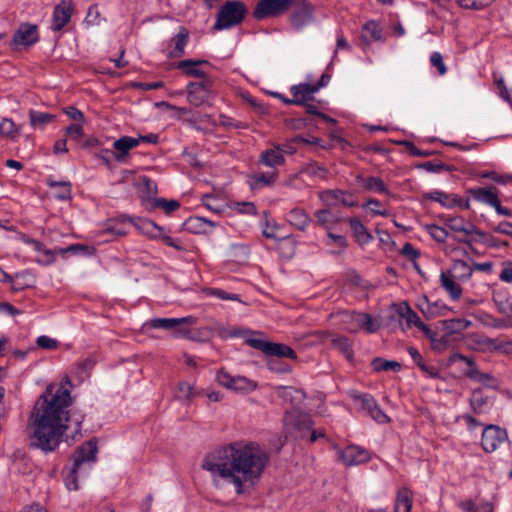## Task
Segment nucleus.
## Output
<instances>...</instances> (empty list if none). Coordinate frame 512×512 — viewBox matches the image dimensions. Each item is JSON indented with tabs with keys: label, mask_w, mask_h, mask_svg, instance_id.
Returning a JSON list of instances; mask_svg holds the SVG:
<instances>
[{
	"label": "nucleus",
	"mask_w": 512,
	"mask_h": 512,
	"mask_svg": "<svg viewBox=\"0 0 512 512\" xmlns=\"http://www.w3.org/2000/svg\"><path fill=\"white\" fill-rule=\"evenodd\" d=\"M268 463L269 455L257 442L235 441L207 454L202 468L232 483L240 495L259 481Z\"/></svg>",
	"instance_id": "obj_1"
},
{
	"label": "nucleus",
	"mask_w": 512,
	"mask_h": 512,
	"mask_svg": "<svg viewBox=\"0 0 512 512\" xmlns=\"http://www.w3.org/2000/svg\"><path fill=\"white\" fill-rule=\"evenodd\" d=\"M70 391L63 385H49L35 402L28 418L31 445L48 453L62 442L70 420Z\"/></svg>",
	"instance_id": "obj_2"
},
{
	"label": "nucleus",
	"mask_w": 512,
	"mask_h": 512,
	"mask_svg": "<svg viewBox=\"0 0 512 512\" xmlns=\"http://www.w3.org/2000/svg\"><path fill=\"white\" fill-rule=\"evenodd\" d=\"M97 452V442L93 439L83 443L76 449L73 456V465L64 479L65 486L68 490L75 491L79 488L77 476L82 471L85 464L96 462Z\"/></svg>",
	"instance_id": "obj_3"
},
{
	"label": "nucleus",
	"mask_w": 512,
	"mask_h": 512,
	"mask_svg": "<svg viewBox=\"0 0 512 512\" xmlns=\"http://www.w3.org/2000/svg\"><path fill=\"white\" fill-rule=\"evenodd\" d=\"M246 13L247 8L243 2L228 0L219 10L213 29L216 31L231 29L242 23Z\"/></svg>",
	"instance_id": "obj_4"
},
{
	"label": "nucleus",
	"mask_w": 512,
	"mask_h": 512,
	"mask_svg": "<svg viewBox=\"0 0 512 512\" xmlns=\"http://www.w3.org/2000/svg\"><path fill=\"white\" fill-rule=\"evenodd\" d=\"M339 317L344 329L351 333L361 329L374 333L379 329V324L368 313L343 311L339 313Z\"/></svg>",
	"instance_id": "obj_5"
},
{
	"label": "nucleus",
	"mask_w": 512,
	"mask_h": 512,
	"mask_svg": "<svg viewBox=\"0 0 512 512\" xmlns=\"http://www.w3.org/2000/svg\"><path fill=\"white\" fill-rule=\"evenodd\" d=\"M213 81L205 78L201 82H190L187 85V100L194 107L211 105L214 99Z\"/></svg>",
	"instance_id": "obj_6"
},
{
	"label": "nucleus",
	"mask_w": 512,
	"mask_h": 512,
	"mask_svg": "<svg viewBox=\"0 0 512 512\" xmlns=\"http://www.w3.org/2000/svg\"><path fill=\"white\" fill-rule=\"evenodd\" d=\"M245 341L250 347L263 352L267 356H277L288 359L296 358L295 351L285 344L274 343L256 337H247Z\"/></svg>",
	"instance_id": "obj_7"
},
{
	"label": "nucleus",
	"mask_w": 512,
	"mask_h": 512,
	"mask_svg": "<svg viewBox=\"0 0 512 512\" xmlns=\"http://www.w3.org/2000/svg\"><path fill=\"white\" fill-rule=\"evenodd\" d=\"M138 227L150 238L161 240L164 244L176 250L186 251V246L180 239L171 237L164 231L163 227L158 226L154 221L140 219Z\"/></svg>",
	"instance_id": "obj_8"
},
{
	"label": "nucleus",
	"mask_w": 512,
	"mask_h": 512,
	"mask_svg": "<svg viewBox=\"0 0 512 512\" xmlns=\"http://www.w3.org/2000/svg\"><path fill=\"white\" fill-rule=\"evenodd\" d=\"M318 197L327 207H336L339 205L354 207L357 205L356 201L353 199L352 194L341 189L323 190L319 192Z\"/></svg>",
	"instance_id": "obj_9"
},
{
	"label": "nucleus",
	"mask_w": 512,
	"mask_h": 512,
	"mask_svg": "<svg viewBox=\"0 0 512 512\" xmlns=\"http://www.w3.org/2000/svg\"><path fill=\"white\" fill-rule=\"evenodd\" d=\"M508 440L507 431L495 425H488L482 433L481 445L483 449L492 453Z\"/></svg>",
	"instance_id": "obj_10"
},
{
	"label": "nucleus",
	"mask_w": 512,
	"mask_h": 512,
	"mask_svg": "<svg viewBox=\"0 0 512 512\" xmlns=\"http://www.w3.org/2000/svg\"><path fill=\"white\" fill-rule=\"evenodd\" d=\"M292 0H260L254 9V17L263 19L278 16L288 10Z\"/></svg>",
	"instance_id": "obj_11"
},
{
	"label": "nucleus",
	"mask_w": 512,
	"mask_h": 512,
	"mask_svg": "<svg viewBox=\"0 0 512 512\" xmlns=\"http://www.w3.org/2000/svg\"><path fill=\"white\" fill-rule=\"evenodd\" d=\"M73 11V0H61L54 8L51 29L61 31L70 22Z\"/></svg>",
	"instance_id": "obj_12"
},
{
	"label": "nucleus",
	"mask_w": 512,
	"mask_h": 512,
	"mask_svg": "<svg viewBox=\"0 0 512 512\" xmlns=\"http://www.w3.org/2000/svg\"><path fill=\"white\" fill-rule=\"evenodd\" d=\"M337 455L338 459L346 466L363 464L370 459L369 452L357 445H349L344 449H338Z\"/></svg>",
	"instance_id": "obj_13"
},
{
	"label": "nucleus",
	"mask_w": 512,
	"mask_h": 512,
	"mask_svg": "<svg viewBox=\"0 0 512 512\" xmlns=\"http://www.w3.org/2000/svg\"><path fill=\"white\" fill-rule=\"evenodd\" d=\"M361 409L380 424L390 422V418L382 411L375 398L369 394H361L357 397Z\"/></svg>",
	"instance_id": "obj_14"
},
{
	"label": "nucleus",
	"mask_w": 512,
	"mask_h": 512,
	"mask_svg": "<svg viewBox=\"0 0 512 512\" xmlns=\"http://www.w3.org/2000/svg\"><path fill=\"white\" fill-rule=\"evenodd\" d=\"M313 19V7L305 0L297 2L295 10L293 11L290 22L296 30L302 29L305 25L309 24Z\"/></svg>",
	"instance_id": "obj_15"
},
{
	"label": "nucleus",
	"mask_w": 512,
	"mask_h": 512,
	"mask_svg": "<svg viewBox=\"0 0 512 512\" xmlns=\"http://www.w3.org/2000/svg\"><path fill=\"white\" fill-rule=\"evenodd\" d=\"M416 306L426 318L444 316L449 311L448 306L444 302L441 300L430 302L425 295L418 299Z\"/></svg>",
	"instance_id": "obj_16"
},
{
	"label": "nucleus",
	"mask_w": 512,
	"mask_h": 512,
	"mask_svg": "<svg viewBox=\"0 0 512 512\" xmlns=\"http://www.w3.org/2000/svg\"><path fill=\"white\" fill-rule=\"evenodd\" d=\"M443 219L445 225L454 232H461L467 236L484 235L483 231L479 230L473 223L461 216H445Z\"/></svg>",
	"instance_id": "obj_17"
},
{
	"label": "nucleus",
	"mask_w": 512,
	"mask_h": 512,
	"mask_svg": "<svg viewBox=\"0 0 512 512\" xmlns=\"http://www.w3.org/2000/svg\"><path fill=\"white\" fill-rule=\"evenodd\" d=\"M398 314L401 318L405 319L407 327H411L413 325L421 330L426 336L432 338L433 332L431 329L421 321L418 314L411 309L407 302L400 304Z\"/></svg>",
	"instance_id": "obj_18"
},
{
	"label": "nucleus",
	"mask_w": 512,
	"mask_h": 512,
	"mask_svg": "<svg viewBox=\"0 0 512 512\" xmlns=\"http://www.w3.org/2000/svg\"><path fill=\"white\" fill-rule=\"evenodd\" d=\"M290 92L292 93L291 103L294 105H306V102L313 100V95L318 92V88L314 87L313 84L309 83H300L298 85H293L290 88Z\"/></svg>",
	"instance_id": "obj_19"
},
{
	"label": "nucleus",
	"mask_w": 512,
	"mask_h": 512,
	"mask_svg": "<svg viewBox=\"0 0 512 512\" xmlns=\"http://www.w3.org/2000/svg\"><path fill=\"white\" fill-rule=\"evenodd\" d=\"M189 41V31L180 27L178 33L171 38L167 56L169 58H180L185 54V47Z\"/></svg>",
	"instance_id": "obj_20"
},
{
	"label": "nucleus",
	"mask_w": 512,
	"mask_h": 512,
	"mask_svg": "<svg viewBox=\"0 0 512 512\" xmlns=\"http://www.w3.org/2000/svg\"><path fill=\"white\" fill-rule=\"evenodd\" d=\"M38 41L37 26L32 24H21L13 36L16 45L31 46Z\"/></svg>",
	"instance_id": "obj_21"
},
{
	"label": "nucleus",
	"mask_w": 512,
	"mask_h": 512,
	"mask_svg": "<svg viewBox=\"0 0 512 512\" xmlns=\"http://www.w3.org/2000/svg\"><path fill=\"white\" fill-rule=\"evenodd\" d=\"M468 192L477 202L487 204L491 207H494L499 201L498 189L494 186L471 188Z\"/></svg>",
	"instance_id": "obj_22"
},
{
	"label": "nucleus",
	"mask_w": 512,
	"mask_h": 512,
	"mask_svg": "<svg viewBox=\"0 0 512 512\" xmlns=\"http://www.w3.org/2000/svg\"><path fill=\"white\" fill-rule=\"evenodd\" d=\"M202 64H208V61L202 59H185L179 61L175 67L181 70L186 76L205 79L207 78V74L203 70L198 68V66Z\"/></svg>",
	"instance_id": "obj_23"
},
{
	"label": "nucleus",
	"mask_w": 512,
	"mask_h": 512,
	"mask_svg": "<svg viewBox=\"0 0 512 512\" xmlns=\"http://www.w3.org/2000/svg\"><path fill=\"white\" fill-rule=\"evenodd\" d=\"M482 349L490 352L512 354V339L500 340L497 338L485 337L480 341Z\"/></svg>",
	"instance_id": "obj_24"
},
{
	"label": "nucleus",
	"mask_w": 512,
	"mask_h": 512,
	"mask_svg": "<svg viewBox=\"0 0 512 512\" xmlns=\"http://www.w3.org/2000/svg\"><path fill=\"white\" fill-rule=\"evenodd\" d=\"M31 242L36 251L43 253L46 256V261L48 263H50L54 260L55 254H66L68 252L77 253L78 251L85 249V247L83 245L73 244L67 248H59V249H55V251H51V250L45 248L44 245L37 240H32Z\"/></svg>",
	"instance_id": "obj_25"
},
{
	"label": "nucleus",
	"mask_w": 512,
	"mask_h": 512,
	"mask_svg": "<svg viewBox=\"0 0 512 512\" xmlns=\"http://www.w3.org/2000/svg\"><path fill=\"white\" fill-rule=\"evenodd\" d=\"M440 283L452 300H459L461 298L462 288L460 284L456 282V278L451 275V272L442 271L440 274Z\"/></svg>",
	"instance_id": "obj_26"
},
{
	"label": "nucleus",
	"mask_w": 512,
	"mask_h": 512,
	"mask_svg": "<svg viewBox=\"0 0 512 512\" xmlns=\"http://www.w3.org/2000/svg\"><path fill=\"white\" fill-rule=\"evenodd\" d=\"M412 504V491L407 487L399 489L395 499L394 512H411Z\"/></svg>",
	"instance_id": "obj_27"
},
{
	"label": "nucleus",
	"mask_w": 512,
	"mask_h": 512,
	"mask_svg": "<svg viewBox=\"0 0 512 512\" xmlns=\"http://www.w3.org/2000/svg\"><path fill=\"white\" fill-rule=\"evenodd\" d=\"M287 222L300 231H304L310 223V217L301 208H293L286 215Z\"/></svg>",
	"instance_id": "obj_28"
},
{
	"label": "nucleus",
	"mask_w": 512,
	"mask_h": 512,
	"mask_svg": "<svg viewBox=\"0 0 512 512\" xmlns=\"http://www.w3.org/2000/svg\"><path fill=\"white\" fill-rule=\"evenodd\" d=\"M260 162L268 167H276L284 164L285 158L282 155L281 146L276 145L272 149L263 151L260 155Z\"/></svg>",
	"instance_id": "obj_29"
},
{
	"label": "nucleus",
	"mask_w": 512,
	"mask_h": 512,
	"mask_svg": "<svg viewBox=\"0 0 512 512\" xmlns=\"http://www.w3.org/2000/svg\"><path fill=\"white\" fill-rule=\"evenodd\" d=\"M358 180L361 183L362 188L366 191H371L385 195L391 194L390 190L387 188L384 181L379 177H358Z\"/></svg>",
	"instance_id": "obj_30"
},
{
	"label": "nucleus",
	"mask_w": 512,
	"mask_h": 512,
	"mask_svg": "<svg viewBox=\"0 0 512 512\" xmlns=\"http://www.w3.org/2000/svg\"><path fill=\"white\" fill-rule=\"evenodd\" d=\"M137 146L138 140L133 137L123 136L119 138L113 143V147L117 151L115 159L122 161L129 154V151Z\"/></svg>",
	"instance_id": "obj_31"
},
{
	"label": "nucleus",
	"mask_w": 512,
	"mask_h": 512,
	"mask_svg": "<svg viewBox=\"0 0 512 512\" xmlns=\"http://www.w3.org/2000/svg\"><path fill=\"white\" fill-rule=\"evenodd\" d=\"M178 321V324L175 328H171L173 335L178 338H187V339H195L196 337L192 335V330L190 326L195 324L196 319L192 316L182 317V318H174Z\"/></svg>",
	"instance_id": "obj_32"
},
{
	"label": "nucleus",
	"mask_w": 512,
	"mask_h": 512,
	"mask_svg": "<svg viewBox=\"0 0 512 512\" xmlns=\"http://www.w3.org/2000/svg\"><path fill=\"white\" fill-rule=\"evenodd\" d=\"M214 224L202 217L191 216L183 223V229L193 234L205 233L208 227Z\"/></svg>",
	"instance_id": "obj_33"
},
{
	"label": "nucleus",
	"mask_w": 512,
	"mask_h": 512,
	"mask_svg": "<svg viewBox=\"0 0 512 512\" xmlns=\"http://www.w3.org/2000/svg\"><path fill=\"white\" fill-rule=\"evenodd\" d=\"M47 185L54 189V197L59 200H69L71 199V183L69 181H55L51 178L47 180Z\"/></svg>",
	"instance_id": "obj_34"
},
{
	"label": "nucleus",
	"mask_w": 512,
	"mask_h": 512,
	"mask_svg": "<svg viewBox=\"0 0 512 512\" xmlns=\"http://www.w3.org/2000/svg\"><path fill=\"white\" fill-rule=\"evenodd\" d=\"M426 199L440 203L443 207L453 208L458 203V196L455 194H447L442 191H431L425 195Z\"/></svg>",
	"instance_id": "obj_35"
},
{
	"label": "nucleus",
	"mask_w": 512,
	"mask_h": 512,
	"mask_svg": "<svg viewBox=\"0 0 512 512\" xmlns=\"http://www.w3.org/2000/svg\"><path fill=\"white\" fill-rule=\"evenodd\" d=\"M350 228L360 244H366L372 240L371 234L368 232L364 224L356 217L349 219Z\"/></svg>",
	"instance_id": "obj_36"
},
{
	"label": "nucleus",
	"mask_w": 512,
	"mask_h": 512,
	"mask_svg": "<svg viewBox=\"0 0 512 512\" xmlns=\"http://www.w3.org/2000/svg\"><path fill=\"white\" fill-rule=\"evenodd\" d=\"M451 275L457 280L465 281L468 280L473 272L471 266L464 260H455L452 265Z\"/></svg>",
	"instance_id": "obj_37"
},
{
	"label": "nucleus",
	"mask_w": 512,
	"mask_h": 512,
	"mask_svg": "<svg viewBox=\"0 0 512 512\" xmlns=\"http://www.w3.org/2000/svg\"><path fill=\"white\" fill-rule=\"evenodd\" d=\"M362 39L365 44H369L370 41H379L382 38V29L374 22L369 21L363 26Z\"/></svg>",
	"instance_id": "obj_38"
},
{
	"label": "nucleus",
	"mask_w": 512,
	"mask_h": 512,
	"mask_svg": "<svg viewBox=\"0 0 512 512\" xmlns=\"http://www.w3.org/2000/svg\"><path fill=\"white\" fill-rule=\"evenodd\" d=\"M314 217L318 225L326 230H330L331 227L337 223V218L328 209H320L314 213Z\"/></svg>",
	"instance_id": "obj_39"
},
{
	"label": "nucleus",
	"mask_w": 512,
	"mask_h": 512,
	"mask_svg": "<svg viewBox=\"0 0 512 512\" xmlns=\"http://www.w3.org/2000/svg\"><path fill=\"white\" fill-rule=\"evenodd\" d=\"M488 398L485 397L480 389H475L470 397V405L476 414H481L485 411Z\"/></svg>",
	"instance_id": "obj_40"
},
{
	"label": "nucleus",
	"mask_w": 512,
	"mask_h": 512,
	"mask_svg": "<svg viewBox=\"0 0 512 512\" xmlns=\"http://www.w3.org/2000/svg\"><path fill=\"white\" fill-rule=\"evenodd\" d=\"M30 124L33 127H44L45 125L51 123L55 116L53 114L40 112L36 110H30L29 112Z\"/></svg>",
	"instance_id": "obj_41"
},
{
	"label": "nucleus",
	"mask_w": 512,
	"mask_h": 512,
	"mask_svg": "<svg viewBox=\"0 0 512 512\" xmlns=\"http://www.w3.org/2000/svg\"><path fill=\"white\" fill-rule=\"evenodd\" d=\"M480 321L489 327L496 329H508L512 328V320H507L506 318H496L490 314H483L480 317Z\"/></svg>",
	"instance_id": "obj_42"
},
{
	"label": "nucleus",
	"mask_w": 512,
	"mask_h": 512,
	"mask_svg": "<svg viewBox=\"0 0 512 512\" xmlns=\"http://www.w3.org/2000/svg\"><path fill=\"white\" fill-rule=\"evenodd\" d=\"M277 178H278L277 171H272V172H267V173H264V172L257 173L252 178L253 179L252 187L260 188V187H264V186H269V185L273 184Z\"/></svg>",
	"instance_id": "obj_43"
},
{
	"label": "nucleus",
	"mask_w": 512,
	"mask_h": 512,
	"mask_svg": "<svg viewBox=\"0 0 512 512\" xmlns=\"http://www.w3.org/2000/svg\"><path fill=\"white\" fill-rule=\"evenodd\" d=\"M332 345L335 349H337L340 353H342L348 360H352L353 350H352V347L346 337L337 336V337L333 338Z\"/></svg>",
	"instance_id": "obj_44"
},
{
	"label": "nucleus",
	"mask_w": 512,
	"mask_h": 512,
	"mask_svg": "<svg viewBox=\"0 0 512 512\" xmlns=\"http://www.w3.org/2000/svg\"><path fill=\"white\" fill-rule=\"evenodd\" d=\"M303 173L309 176L326 179L328 175V170L326 167L320 165L318 162L312 161L304 166Z\"/></svg>",
	"instance_id": "obj_45"
},
{
	"label": "nucleus",
	"mask_w": 512,
	"mask_h": 512,
	"mask_svg": "<svg viewBox=\"0 0 512 512\" xmlns=\"http://www.w3.org/2000/svg\"><path fill=\"white\" fill-rule=\"evenodd\" d=\"M445 328L450 333H460L464 330H466L470 325L471 321L465 319V318H455V319H449L444 322Z\"/></svg>",
	"instance_id": "obj_46"
},
{
	"label": "nucleus",
	"mask_w": 512,
	"mask_h": 512,
	"mask_svg": "<svg viewBox=\"0 0 512 512\" xmlns=\"http://www.w3.org/2000/svg\"><path fill=\"white\" fill-rule=\"evenodd\" d=\"M373 370L376 372L379 371H399L401 368V364L396 361H388L383 360L382 358H375L371 363Z\"/></svg>",
	"instance_id": "obj_47"
},
{
	"label": "nucleus",
	"mask_w": 512,
	"mask_h": 512,
	"mask_svg": "<svg viewBox=\"0 0 512 512\" xmlns=\"http://www.w3.org/2000/svg\"><path fill=\"white\" fill-rule=\"evenodd\" d=\"M178 321L174 318H154L149 320L146 325L155 329H164L171 331V328H175Z\"/></svg>",
	"instance_id": "obj_48"
},
{
	"label": "nucleus",
	"mask_w": 512,
	"mask_h": 512,
	"mask_svg": "<svg viewBox=\"0 0 512 512\" xmlns=\"http://www.w3.org/2000/svg\"><path fill=\"white\" fill-rule=\"evenodd\" d=\"M257 387L256 382L242 376H237L234 378L231 389L236 391H253Z\"/></svg>",
	"instance_id": "obj_49"
},
{
	"label": "nucleus",
	"mask_w": 512,
	"mask_h": 512,
	"mask_svg": "<svg viewBox=\"0 0 512 512\" xmlns=\"http://www.w3.org/2000/svg\"><path fill=\"white\" fill-rule=\"evenodd\" d=\"M425 230L426 232L437 242L439 243H443L446 241L447 237H448V232L438 226V225H435V224H427L425 225Z\"/></svg>",
	"instance_id": "obj_50"
},
{
	"label": "nucleus",
	"mask_w": 512,
	"mask_h": 512,
	"mask_svg": "<svg viewBox=\"0 0 512 512\" xmlns=\"http://www.w3.org/2000/svg\"><path fill=\"white\" fill-rule=\"evenodd\" d=\"M0 134L13 139L19 135V131L11 119L4 118L0 122Z\"/></svg>",
	"instance_id": "obj_51"
},
{
	"label": "nucleus",
	"mask_w": 512,
	"mask_h": 512,
	"mask_svg": "<svg viewBox=\"0 0 512 512\" xmlns=\"http://www.w3.org/2000/svg\"><path fill=\"white\" fill-rule=\"evenodd\" d=\"M481 178L490 179L498 184L505 185L511 182V174H501L496 171H487L480 174Z\"/></svg>",
	"instance_id": "obj_52"
},
{
	"label": "nucleus",
	"mask_w": 512,
	"mask_h": 512,
	"mask_svg": "<svg viewBox=\"0 0 512 512\" xmlns=\"http://www.w3.org/2000/svg\"><path fill=\"white\" fill-rule=\"evenodd\" d=\"M458 5L465 9L480 10L489 6L494 0H455Z\"/></svg>",
	"instance_id": "obj_53"
},
{
	"label": "nucleus",
	"mask_w": 512,
	"mask_h": 512,
	"mask_svg": "<svg viewBox=\"0 0 512 512\" xmlns=\"http://www.w3.org/2000/svg\"><path fill=\"white\" fill-rule=\"evenodd\" d=\"M420 168L426 170L427 172L439 173L442 171H452L453 168L449 165H446L442 162H432L427 161L419 165Z\"/></svg>",
	"instance_id": "obj_54"
},
{
	"label": "nucleus",
	"mask_w": 512,
	"mask_h": 512,
	"mask_svg": "<svg viewBox=\"0 0 512 512\" xmlns=\"http://www.w3.org/2000/svg\"><path fill=\"white\" fill-rule=\"evenodd\" d=\"M154 207L163 209L166 213H171L180 207L176 200H166L165 198H157L154 200Z\"/></svg>",
	"instance_id": "obj_55"
},
{
	"label": "nucleus",
	"mask_w": 512,
	"mask_h": 512,
	"mask_svg": "<svg viewBox=\"0 0 512 512\" xmlns=\"http://www.w3.org/2000/svg\"><path fill=\"white\" fill-rule=\"evenodd\" d=\"M478 241L483 242L486 246L490 248H499V247H507L508 242L504 240H500L495 238L494 236L488 235L484 232V235H477Z\"/></svg>",
	"instance_id": "obj_56"
},
{
	"label": "nucleus",
	"mask_w": 512,
	"mask_h": 512,
	"mask_svg": "<svg viewBox=\"0 0 512 512\" xmlns=\"http://www.w3.org/2000/svg\"><path fill=\"white\" fill-rule=\"evenodd\" d=\"M65 134L72 140L79 142L84 136L82 123H73L65 129Z\"/></svg>",
	"instance_id": "obj_57"
},
{
	"label": "nucleus",
	"mask_w": 512,
	"mask_h": 512,
	"mask_svg": "<svg viewBox=\"0 0 512 512\" xmlns=\"http://www.w3.org/2000/svg\"><path fill=\"white\" fill-rule=\"evenodd\" d=\"M85 21L90 25H99L101 23L102 18L97 4L89 7Z\"/></svg>",
	"instance_id": "obj_58"
},
{
	"label": "nucleus",
	"mask_w": 512,
	"mask_h": 512,
	"mask_svg": "<svg viewBox=\"0 0 512 512\" xmlns=\"http://www.w3.org/2000/svg\"><path fill=\"white\" fill-rule=\"evenodd\" d=\"M431 64L437 68L439 75H444L447 72V68L444 64L443 57L440 52H433L430 56Z\"/></svg>",
	"instance_id": "obj_59"
},
{
	"label": "nucleus",
	"mask_w": 512,
	"mask_h": 512,
	"mask_svg": "<svg viewBox=\"0 0 512 512\" xmlns=\"http://www.w3.org/2000/svg\"><path fill=\"white\" fill-rule=\"evenodd\" d=\"M404 145L407 149V151L413 155V156H417V157H428V156H431L433 154H435L434 151H429V150H420L419 148H417L412 142L410 141H405L404 142Z\"/></svg>",
	"instance_id": "obj_60"
},
{
	"label": "nucleus",
	"mask_w": 512,
	"mask_h": 512,
	"mask_svg": "<svg viewBox=\"0 0 512 512\" xmlns=\"http://www.w3.org/2000/svg\"><path fill=\"white\" fill-rule=\"evenodd\" d=\"M36 343L40 348L48 350L56 349L58 346V342L56 339L50 338L49 336L46 335L39 336L37 338Z\"/></svg>",
	"instance_id": "obj_61"
},
{
	"label": "nucleus",
	"mask_w": 512,
	"mask_h": 512,
	"mask_svg": "<svg viewBox=\"0 0 512 512\" xmlns=\"http://www.w3.org/2000/svg\"><path fill=\"white\" fill-rule=\"evenodd\" d=\"M499 279L506 283H512V261H504Z\"/></svg>",
	"instance_id": "obj_62"
},
{
	"label": "nucleus",
	"mask_w": 512,
	"mask_h": 512,
	"mask_svg": "<svg viewBox=\"0 0 512 512\" xmlns=\"http://www.w3.org/2000/svg\"><path fill=\"white\" fill-rule=\"evenodd\" d=\"M64 113L72 120L78 123H83L85 120L84 114L74 106H67L63 109Z\"/></svg>",
	"instance_id": "obj_63"
},
{
	"label": "nucleus",
	"mask_w": 512,
	"mask_h": 512,
	"mask_svg": "<svg viewBox=\"0 0 512 512\" xmlns=\"http://www.w3.org/2000/svg\"><path fill=\"white\" fill-rule=\"evenodd\" d=\"M234 378L235 377L231 376L228 372L224 370H219L216 375V380L218 381V383L229 389H231L232 387Z\"/></svg>",
	"instance_id": "obj_64"
}]
</instances>
